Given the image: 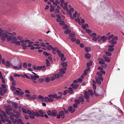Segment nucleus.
<instances>
[{
    "instance_id": "23",
    "label": "nucleus",
    "mask_w": 124,
    "mask_h": 124,
    "mask_svg": "<svg viewBox=\"0 0 124 124\" xmlns=\"http://www.w3.org/2000/svg\"><path fill=\"white\" fill-rule=\"evenodd\" d=\"M61 65L64 67H65L67 66V64L66 63L62 62L61 63Z\"/></svg>"
},
{
    "instance_id": "54",
    "label": "nucleus",
    "mask_w": 124,
    "mask_h": 124,
    "mask_svg": "<svg viewBox=\"0 0 124 124\" xmlns=\"http://www.w3.org/2000/svg\"><path fill=\"white\" fill-rule=\"evenodd\" d=\"M11 88V90L12 91H14L15 90H16V88L15 87H14V86H11L10 87Z\"/></svg>"
},
{
    "instance_id": "12",
    "label": "nucleus",
    "mask_w": 124,
    "mask_h": 124,
    "mask_svg": "<svg viewBox=\"0 0 124 124\" xmlns=\"http://www.w3.org/2000/svg\"><path fill=\"white\" fill-rule=\"evenodd\" d=\"M53 3V5H51L50 6L51 8L50 9V11L51 12H52L54 10V2Z\"/></svg>"
},
{
    "instance_id": "55",
    "label": "nucleus",
    "mask_w": 124,
    "mask_h": 124,
    "mask_svg": "<svg viewBox=\"0 0 124 124\" xmlns=\"http://www.w3.org/2000/svg\"><path fill=\"white\" fill-rule=\"evenodd\" d=\"M85 49L86 52H89V50H90V48H89L85 47Z\"/></svg>"
},
{
    "instance_id": "34",
    "label": "nucleus",
    "mask_w": 124,
    "mask_h": 124,
    "mask_svg": "<svg viewBox=\"0 0 124 124\" xmlns=\"http://www.w3.org/2000/svg\"><path fill=\"white\" fill-rule=\"evenodd\" d=\"M56 52L57 53V54L60 57L61 56V52L59 50H56Z\"/></svg>"
},
{
    "instance_id": "17",
    "label": "nucleus",
    "mask_w": 124,
    "mask_h": 124,
    "mask_svg": "<svg viewBox=\"0 0 124 124\" xmlns=\"http://www.w3.org/2000/svg\"><path fill=\"white\" fill-rule=\"evenodd\" d=\"M45 100V102H47L48 101H52V99H49V98L47 97H46L44 98Z\"/></svg>"
},
{
    "instance_id": "35",
    "label": "nucleus",
    "mask_w": 124,
    "mask_h": 124,
    "mask_svg": "<svg viewBox=\"0 0 124 124\" xmlns=\"http://www.w3.org/2000/svg\"><path fill=\"white\" fill-rule=\"evenodd\" d=\"M7 108L9 110H12V108L11 106L10 105H7Z\"/></svg>"
},
{
    "instance_id": "59",
    "label": "nucleus",
    "mask_w": 124,
    "mask_h": 124,
    "mask_svg": "<svg viewBox=\"0 0 124 124\" xmlns=\"http://www.w3.org/2000/svg\"><path fill=\"white\" fill-rule=\"evenodd\" d=\"M82 28L83 29L85 30L86 29V25H85L83 24L82 25Z\"/></svg>"
},
{
    "instance_id": "38",
    "label": "nucleus",
    "mask_w": 124,
    "mask_h": 124,
    "mask_svg": "<svg viewBox=\"0 0 124 124\" xmlns=\"http://www.w3.org/2000/svg\"><path fill=\"white\" fill-rule=\"evenodd\" d=\"M69 35L70 37H73L75 36V34L74 32H71L69 34Z\"/></svg>"
},
{
    "instance_id": "27",
    "label": "nucleus",
    "mask_w": 124,
    "mask_h": 124,
    "mask_svg": "<svg viewBox=\"0 0 124 124\" xmlns=\"http://www.w3.org/2000/svg\"><path fill=\"white\" fill-rule=\"evenodd\" d=\"M93 64V62L91 61H90L89 62H88L87 63V67H89L91 66Z\"/></svg>"
},
{
    "instance_id": "43",
    "label": "nucleus",
    "mask_w": 124,
    "mask_h": 124,
    "mask_svg": "<svg viewBox=\"0 0 124 124\" xmlns=\"http://www.w3.org/2000/svg\"><path fill=\"white\" fill-rule=\"evenodd\" d=\"M56 3L55 2V7H56V6H57V4L56 3H57L59 4L60 3V1H59V0H56L55 1Z\"/></svg>"
},
{
    "instance_id": "28",
    "label": "nucleus",
    "mask_w": 124,
    "mask_h": 124,
    "mask_svg": "<svg viewBox=\"0 0 124 124\" xmlns=\"http://www.w3.org/2000/svg\"><path fill=\"white\" fill-rule=\"evenodd\" d=\"M68 92L70 94H71L73 93V90L72 88L69 87L68 88Z\"/></svg>"
},
{
    "instance_id": "20",
    "label": "nucleus",
    "mask_w": 124,
    "mask_h": 124,
    "mask_svg": "<svg viewBox=\"0 0 124 124\" xmlns=\"http://www.w3.org/2000/svg\"><path fill=\"white\" fill-rule=\"evenodd\" d=\"M67 10L71 18L72 19H74V17L72 16V13L71 11L70 10L68 9Z\"/></svg>"
},
{
    "instance_id": "7",
    "label": "nucleus",
    "mask_w": 124,
    "mask_h": 124,
    "mask_svg": "<svg viewBox=\"0 0 124 124\" xmlns=\"http://www.w3.org/2000/svg\"><path fill=\"white\" fill-rule=\"evenodd\" d=\"M29 116L32 119H33L35 118V113L33 111H32L31 112V113L30 114Z\"/></svg>"
},
{
    "instance_id": "14",
    "label": "nucleus",
    "mask_w": 124,
    "mask_h": 124,
    "mask_svg": "<svg viewBox=\"0 0 124 124\" xmlns=\"http://www.w3.org/2000/svg\"><path fill=\"white\" fill-rule=\"evenodd\" d=\"M107 38V37H106L105 36H103L101 37L100 40H102V41L104 42L106 41Z\"/></svg>"
},
{
    "instance_id": "22",
    "label": "nucleus",
    "mask_w": 124,
    "mask_h": 124,
    "mask_svg": "<svg viewBox=\"0 0 124 124\" xmlns=\"http://www.w3.org/2000/svg\"><path fill=\"white\" fill-rule=\"evenodd\" d=\"M15 92L17 93L18 94L20 95H22L24 93L23 92H21L20 91L18 90H16Z\"/></svg>"
},
{
    "instance_id": "21",
    "label": "nucleus",
    "mask_w": 124,
    "mask_h": 124,
    "mask_svg": "<svg viewBox=\"0 0 124 124\" xmlns=\"http://www.w3.org/2000/svg\"><path fill=\"white\" fill-rule=\"evenodd\" d=\"M109 42L112 45H115L117 43V41H115V40H113V39H112Z\"/></svg>"
},
{
    "instance_id": "64",
    "label": "nucleus",
    "mask_w": 124,
    "mask_h": 124,
    "mask_svg": "<svg viewBox=\"0 0 124 124\" xmlns=\"http://www.w3.org/2000/svg\"><path fill=\"white\" fill-rule=\"evenodd\" d=\"M39 112L41 114L40 116L41 117H43V115L42 111L41 110H39Z\"/></svg>"
},
{
    "instance_id": "53",
    "label": "nucleus",
    "mask_w": 124,
    "mask_h": 124,
    "mask_svg": "<svg viewBox=\"0 0 124 124\" xmlns=\"http://www.w3.org/2000/svg\"><path fill=\"white\" fill-rule=\"evenodd\" d=\"M78 14V12L76 11H75V13H74L73 14V16L74 19V18L76 17V15Z\"/></svg>"
},
{
    "instance_id": "51",
    "label": "nucleus",
    "mask_w": 124,
    "mask_h": 124,
    "mask_svg": "<svg viewBox=\"0 0 124 124\" xmlns=\"http://www.w3.org/2000/svg\"><path fill=\"white\" fill-rule=\"evenodd\" d=\"M86 33L89 34L91 33V31L89 29H86Z\"/></svg>"
},
{
    "instance_id": "4",
    "label": "nucleus",
    "mask_w": 124,
    "mask_h": 124,
    "mask_svg": "<svg viewBox=\"0 0 124 124\" xmlns=\"http://www.w3.org/2000/svg\"><path fill=\"white\" fill-rule=\"evenodd\" d=\"M32 73L35 75L34 76H31V79L36 80L37 79V78H39V76L37 75V74L33 72H32Z\"/></svg>"
},
{
    "instance_id": "57",
    "label": "nucleus",
    "mask_w": 124,
    "mask_h": 124,
    "mask_svg": "<svg viewBox=\"0 0 124 124\" xmlns=\"http://www.w3.org/2000/svg\"><path fill=\"white\" fill-rule=\"evenodd\" d=\"M73 106L74 109L75 108H77L78 107V104H76V103H75L73 105Z\"/></svg>"
},
{
    "instance_id": "10",
    "label": "nucleus",
    "mask_w": 124,
    "mask_h": 124,
    "mask_svg": "<svg viewBox=\"0 0 124 124\" xmlns=\"http://www.w3.org/2000/svg\"><path fill=\"white\" fill-rule=\"evenodd\" d=\"M79 85L78 84H77L76 85H74V84L72 83L71 85L70 86L73 88V89H77Z\"/></svg>"
},
{
    "instance_id": "15",
    "label": "nucleus",
    "mask_w": 124,
    "mask_h": 124,
    "mask_svg": "<svg viewBox=\"0 0 124 124\" xmlns=\"http://www.w3.org/2000/svg\"><path fill=\"white\" fill-rule=\"evenodd\" d=\"M67 70V68H64L63 69H61L59 71L62 73L63 74H64L66 72L65 71V70Z\"/></svg>"
},
{
    "instance_id": "3",
    "label": "nucleus",
    "mask_w": 124,
    "mask_h": 124,
    "mask_svg": "<svg viewBox=\"0 0 124 124\" xmlns=\"http://www.w3.org/2000/svg\"><path fill=\"white\" fill-rule=\"evenodd\" d=\"M12 122L14 124L17 123L18 124H24L22 120L20 118L15 119L14 120H13Z\"/></svg>"
},
{
    "instance_id": "2",
    "label": "nucleus",
    "mask_w": 124,
    "mask_h": 124,
    "mask_svg": "<svg viewBox=\"0 0 124 124\" xmlns=\"http://www.w3.org/2000/svg\"><path fill=\"white\" fill-rule=\"evenodd\" d=\"M65 113L63 111H61L59 112L58 115L57 116V118L59 119L61 116L62 118H65Z\"/></svg>"
},
{
    "instance_id": "31",
    "label": "nucleus",
    "mask_w": 124,
    "mask_h": 124,
    "mask_svg": "<svg viewBox=\"0 0 124 124\" xmlns=\"http://www.w3.org/2000/svg\"><path fill=\"white\" fill-rule=\"evenodd\" d=\"M5 64L6 66L8 67H9L10 66V63L8 61L6 62Z\"/></svg>"
},
{
    "instance_id": "5",
    "label": "nucleus",
    "mask_w": 124,
    "mask_h": 124,
    "mask_svg": "<svg viewBox=\"0 0 124 124\" xmlns=\"http://www.w3.org/2000/svg\"><path fill=\"white\" fill-rule=\"evenodd\" d=\"M58 95L55 94V98H56L57 99H61L62 97L61 96L62 95V93L61 92H59L58 93Z\"/></svg>"
},
{
    "instance_id": "47",
    "label": "nucleus",
    "mask_w": 124,
    "mask_h": 124,
    "mask_svg": "<svg viewBox=\"0 0 124 124\" xmlns=\"http://www.w3.org/2000/svg\"><path fill=\"white\" fill-rule=\"evenodd\" d=\"M70 32V31L69 30H66L64 31V33L65 34H68Z\"/></svg>"
},
{
    "instance_id": "6",
    "label": "nucleus",
    "mask_w": 124,
    "mask_h": 124,
    "mask_svg": "<svg viewBox=\"0 0 124 124\" xmlns=\"http://www.w3.org/2000/svg\"><path fill=\"white\" fill-rule=\"evenodd\" d=\"M90 94L87 91H85L84 93V98L87 99L89 98Z\"/></svg>"
},
{
    "instance_id": "11",
    "label": "nucleus",
    "mask_w": 124,
    "mask_h": 124,
    "mask_svg": "<svg viewBox=\"0 0 124 124\" xmlns=\"http://www.w3.org/2000/svg\"><path fill=\"white\" fill-rule=\"evenodd\" d=\"M15 116V114L13 112H11L10 113V115L9 116L10 119L12 120H14V116Z\"/></svg>"
},
{
    "instance_id": "30",
    "label": "nucleus",
    "mask_w": 124,
    "mask_h": 124,
    "mask_svg": "<svg viewBox=\"0 0 124 124\" xmlns=\"http://www.w3.org/2000/svg\"><path fill=\"white\" fill-rule=\"evenodd\" d=\"M48 50H49L52 49V46L51 45H48L45 47Z\"/></svg>"
},
{
    "instance_id": "33",
    "label": "nucleus",
    "mask_w": 124,
    "mask_h": 124,
    "mask_svg": "<svg viewBox=\"0 0 124 124\" xmlns=\"http://www.w3.org/2000/svg\"><path fill=\"white\" fill-rule=\"evenodd\" d=\"M25 96L28 97V99L29 100H30L32 99L31 96L29 94H26L25 95Z\"/></svg>"
},
{
    "instance_id": "46",
    "label": "nucleus",
    "mask_w": 124,
    "mask_h": 124,
    "mask_svg": "<svg viewBox=\"0 0 124 124\" xmlns=\"http://www.w3.org/2000/svg\"><path fill=\"white\" fill-rule=\"evenodd\" d=\"M64 22L63 21H61L59 23V24L60 25L62 26L64 24Z\"/></svg>"
},
{
    "instance_id": "32",
    "label": "nucleus",
    "mask_w": 124,
    "mask_h": 124,
    "mask_svg": "<svg viewBox=\"0 0 124 124\" xmlns=\"http://www.w3.org/2000/svg\"><path fill=\"white\" fill-rule=\"evenodd\" d=\"M96 81L98 84L99 85L101 84V82L99 80V79L97 78H96Z\"/></svg>"
},
{
    "instance_id": "9",
    "label": "nucleus",
    "mask_w": 124,
    "mask_h": 124,
    "mask_svg": "<svg viewBox=\"0 0 124 124\" xmlns=\"http://www.w3.org/2000/svg\"><path fill=\"white\" fill-rule=\"evenodd\" d=\"M68 110L71 113H72L75 111V110L74 108L73 109V107L72 106H69L68 108Z\"/></svg>"
},
{
    "instance_id": "45",
    "label": "nucleus",
    "mask_w": 124,
    "mask_h": 124,
    "mask_svg": "<svg viewBox=\"0 0 124 124\" xmlns=\"http://www.w3.org/2000/svg\"><path fill=\"white\" fill-rule=\"evenodd\" d=\"M62 74H63L61 72H59L58 73L57 75V76H58V75H59V76L60 77H62L63 76V75Z\"/></svg>"
},
{
    "instance_id": "29",
    "label": "nucleus",
    "mask_w": 124,
    "mask_h": 124,
    "mask_svg": "<svg viewBox=\"0 0 124 124\" xmlns=\"http://www.w3.org/2000/svg\"><path fill=\"white\" fill-rule=\"evenodd\" d=\"M15 117L17 118H19L20 116V112H18L17 113L15 114Z\"/></svg>"
},
{
    "instance_id": "56",
    "label": "nucleus",
    "mask_w": 124,
    "mask_h": 124,
    "mask_svg": "<svg viewBox=\"0 0 124 124\" xmlns=\"http://www.w3.org/2000/svg\"><path fill=\"white\" fill-rule=\"evenodd\" d=\"M44 81V79L42 78L39 79L38 80L39 82L40 83Z\"/></svg>"
},
{
    "instance_id": "24",
    "label": "nucleus",
    "mask_w": 124,
    "mask_h": 124,
    "mask_svg": "<svg viewBox=\"0 0 124 124\" xmlns=\"http://www.w3.org/2000/svg\"><path fill=\"white\" fill-rule=\"evenodd\" d=\"M84 56L85 58L88 59L90 57L91 55L89 53H87L85 54Z\"/></svg>"
},
{
    "instance_id": "60",
    "label": "nucleus",
    "mask_w": 124,
    "mask_h": 124,
    "mask_svg": "<svg viewBox=\"0 0 124 124\" xmlns=\"http://www.w3.org/2000/svg\"><path fill=\"white\" fill-rule=\"evenodd\" d=\"M114 36V35H111L109 36H108V40H109L111 39Z\"/></svg>"
},
{
    "instance_id": "49",
    "label": "nucleus",
    "mask_w": 124,
    "mask_h": 124,
    "mask_svg": "<svg viewBox=\"0 0 124 124\" xmlns=\"http://www.w3.org/2000/svg\"><path fill=\"white\" fill-rule=\"evenodd\" d=\"M91 37H96V34L94 33H92L90 35Z\"/></svg>"
},
{
    "instance_id": "39",
    "label": "nucleus",
    "mask_w": 124,
    "mask_h": 124,
    "mask_svg": "<svg viewBox=\"0 0 124 124\" xmlns=\"http://www.w3.org/2000/svg\"><path fill=\"white\" fill-rule=\"evenodd\" d=\"M103 60L102 59H101V61H99V63L102 64H105V62H103Z\"/></svg>"
},
{
    "instance_id": "19",
    "label": "nucleus",
    "mask_w": 124,
    "mask_h": 124,
    "mask_svg": "<svg viewBox=\"0 0 124 124\" xmlns=\"http://www.w3.org/2000/svg\"><path fill=\"white\" fill-rule=\"evenodd\" d=\"M61 60L62 61H65L66 60V58L64 57V54H61Z\"/></svg>"
},
{
    "instance_id": "44",
    "label": "nucleus",
    "mask_w": 124,
    "mask_h": 124,
    "mask_svg": "<svg viewBox=\"0 0 124 124\" xmlns=\"http://www.w3.org/2000/svg\"><path fill=\"white\" fill-rule=\"evenodd\" d=\"M23 67L25 68H27V65L26 63L25 62H24L23 63Z\"/></svg>"
},
{
    "instance_id": "37",
    "label": "nucleus",
    "mask_w": 124,
    "mask_h": 124,
    "mask_svg": "<svg viewBox=\"0 0 124 124\" xmlns=\"http://www.w3.org/2000/svg\"><path fill=\"white\" fill-rule=\"evenodd\" d=\"M46 67H48L50 65V63L49 62V60L47 59H46Z\"/></svg>"
},
{
    "instance_id": "40",
    "label": "nucleus",
    "mask_w": 124,
    "mask_h": 124,
    "mask_svg": "<svg viewBox=\"0 0 124 124\" xmlns=\"http://www.w3.org/2000/svg\"><path fill=\"white\" fill-rule=\"evenodd\" d=\"M114 48H109L108 49V50L109 52H112L114 50Z\"/></svg>"
},
{
    "instance_id": "1",
    "label": "nucleus",
    "mask_w": 124,
    "mask_h": 124,
    "mask_svg": "<svg viewBox=\"0 0 124 124\" xmlns=\"http://www.w3.org/2000/svg\"><path fill=\"white\" fill-rule=\"evenodd\" d=\"M13 34L9 33L7 30H3L0 28V38L3 41H4L6 38L8 41H10L13 43H15L16 41L17 40V38L13 37Z\"/></svg>"
},
{
    "instance_id": "63",
    "label": "nucleus",
    "mask_w": 124,
    "mask_h": 124,
    "mask_svg": "<svg viewBox=\"0 0 124 124\" xmlns=\"http://www.w3.org/2000/svg\"><path fill=\"white\" fill-rule=\"evenodd\" d=\"M43 54L45 55L46 56H49V54H48L47 53L45 52H43Z\"/></svg>"
},
{
    "instance_id": "48",
    "label": "nucleus",
    "mask_w": 124,
    "mask_h": 124,
    "mask_svg": "<svg viewBox=\"0 0 124 124\" xmlns=\"http://www.w3.org/2000/svg\"><path fill=\"white\" fill-rule=\"evenodd\" d=\"M68 27V26L67 24H65L62 27V28L64 29H67Z\"/></svg>"
},
{
    "instance_id": "13",
    "label": "nucleus",
    "mask_w": 124,
    "mask_h": 124,
    "mask_svg": "<svg viewBox=\"0 0 124 124\" xmlns=\"http://www.w3.org/2000/svg\"><path fill=\"white\" fill-rule=\"evenodd\" d=\"M22 111L23 112L25 113H28L29 114L31 113V111L27 109H26L23 108Z\"/></svg>"
},
{
    "instance_id": "42",
    "label": "nucleus",
    "mask_w": 124,
    "mask_h": 124,
    "mask_svg": "<svg viewBox=\"0 0 124 124\" xmlns=\"http://www.w3.org/2000/svg\"><path fill=\"white\" fill-rule=\"evenodd\" d=\"M74 101L76 102L75 103H76L77 104H79L80 103V101L79 100L77 99L75 100Z\"/></svg>"
},
{
    "instance_id": "62",
    "label": "nucleus",
    "mask_w": 124,
    "mask_h": 124,
    "mask_svg": "<svg viewBox=\"0 0 124 124\" xmlns=\"http://www.w3.org/2000/svg\"><path fill=\"white\" fill-rule=\"evenodd\" d=\"M76 40V39L74 37L72 38L71 39V40L73 42L75 41Z\"/></svg>"
},
{
    "instance_id": "26",
    "label": "nucleus",
    "mask_w": 124,
    "mask_h": 124,
    "mask_svg": "<svg viewBox=\"0 0 124 124\" xmlns=\"http://www.w3.org/2000/svg\"><path fill=\"white\" fill-rule=\"evenodd\" d=\"M48 97L49 99H52V101H53L54 99L53 98H54V95L50 94L48 95Z\"/></svg>"
},
{
    "instance_id": "8",
    "label": "nucleus",
    "mask_w": 124,
    "mask_h": 124,
    "mask_svg": "<svg viewBox=\"0 0 124 124\" xmlns=\"http://www.w3.org/2000/svg\"><path fill=\"white\" fill-rule=\"evenodd\" d=\"M47 113L49 116H54V110L52 111V112L50 110H48L47 112Z\"/></svg>"
},
{
    "instance_id": "52",
    "label": "nucleus",
    "mask_w": 124,
    "mask_h": 124,
    "mask_svg": "<svg viewBox=\"0 0 124 124\" xmlns=\"http://www.w3.org/2000/svg\"><path fill=\"white\" fill-rule=\"evenodd\" d=\"M38 98L39 99L42 100H44V97L43 96H42L40 95H39L38 96Z\"/></svg>"
},
{
    "instance_id": "61",
    "label": "nucleus",
    "mask_w": 124,
    "mask_h": 124,
    "mask_svg": "<svg viewBox=\"0 0 124 124\" xmlns=\"http://www.w3.org/2000/svg\"><path fill=\"white\" fill-rule=\"evenodd\" d=\"M10 111L11 110H9L7 109L6 110V112L9 115L10 114Z\"/></svg>"
},
{
    "instance_id": "18",
    "label": "nucleus",
    "mask_w": 124,
    "mask_h": 124,
    "mask_svg": "<svg viewBox=\"0 0 124 124\" xmlns=\"http://www.w3.org/2000/svg\"><path fill=\"white\" fill-rule=\"evenodd\" d=\"M78 98L79 101L81 102L82 103H83V102L84 101V99L83 97L81 96H80L78 97Z\"/></svg>"
},
{
    "instance_id": "58",
    "label": "nucleus",
    "mask_w": 124,
    "mask_h": 124,
    "mask_svg": "<svg viewBox=\"0 0 124 124\" xmlns=\"http://www.w3.org/2000/svg\"><path fill=\"white\" fill-rule=\"evenodd\" d=\"M59 13V9L57 8L55 9V13Z\"/></svg>"
},
{
    "instance_id": "16",
    "label": "nucleus",
    "mask_w": 124,
    "mask_h": 124,
    "mask_svg": "<svg viewBox=\"0 0 124 124\" xmlns=\"http://www.w3.org/2000/svg\"><path fill=\"white\" fill-rule=\"evenodd\" d=\"M103 58L104 59L105 61L108 62H110V60L108 57H106V56L104 55L103 56Z\"/></svg>"
},
{
    "instance_id": "25",
    "label": "nucleus",
    "mask_w": 124,
    "mask_h": 124,
    "mask_svg": "<svg viewBox=\"0 0 124 124\" xmlns=\"http://www.w3.org/2000/svg\"><path fill=\"white\" fill-rule=\"evenodd\" d=\"M12 106L14 108H17L18 106L17 104L15 102H14L12 103Z\"/></svg>"
},
{
    "instance_id": "50",
    "label": "nucleus",
    "mask_w": 124,
    "mask_h": 124,
    "mask_svg": "<svg viewBox=\"0 0 124 124\" xmlns=\"http://www.w3.org/2000/svg\"><path fill=\"white\" fill-rule=\"evenodd\" d=\"M12 84L13 86H15L16 85V81L15 80L12 81Z\"/></svg>"
},
{
    "instance_id": "36",
    "label": "nucleus",
    "mask_w": 124,
    "mask_h": 124,
    "mask_svg": "<svg viewBox=\"0 0 124 124\" xmlns=\"http://www.w3.org/2000/svg\"><path fill=\"white\" fill-rule=\"evenodd\" d=\"M50 80V78L48 77H47L45 79V81L46 82H49Z\"/></svg>"
},
{
    "instance_id": "41",
    "label": "nucleus",
    "mask_w": 124,
    "mask_h": 124,
    "mask_svg": "<svg viewBox=\"0 0 124 124\" xmlns=\"http://www.w3.org/2000/svg\"><path fill=\"white\" fill-rule=\"evenodd\" d=\"M108 56H111L112 54L111 53L108 52H106L105 53Z\"/></svg>"
}]
</instances>
